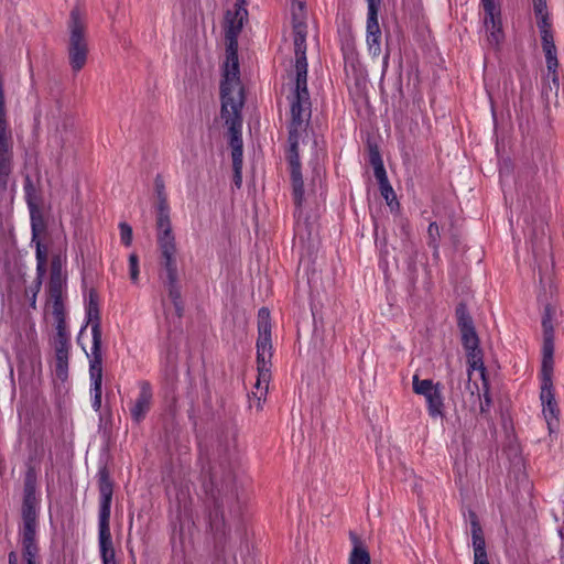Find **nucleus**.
<instances>
[{"label": "nucleus", "mask_w": 564, "mask_h": 564, "mask_svg": "<svg viewBox=\"0 0 564 564\" xmlns=\"http://www.w3.org/2000/svg\"><path fill=\"white\" fill-rule=\"evenodd\" d=\"M35 243L36 274L44 276L46 273L47 247L40 239L32 240Z\"/></svg>", "instance_id": "b1692460"}, {"label": "nucleus", "mask_w": 564, "mask_h": 564, "mask_svg": "<svg viewBox=\"0 0 564 564\" xmlns=\"http://www.w3.org/2000/svg\"><path fill=\"white\" fill-rule=\"evenodd\" d=\"M32 564H35V563H32Z\"/></svg>", "instance_id": "3c124183"}, {"label": "nucleus", "mask_w": 564, "mask_h": 564, "mask_svg": "<svg viewBox=\"0 0 564 564\" xmlns=\"http://www.w3.org/2000/svg\"><path fill=\"white\" fill-rule=\"evenodd\" d=\"M203 488L210 503L209 525L216 539L226 536L224 508L236 499L234 474L223 465L210 467L208 477L203 480Z\"/></svg>", "instance_id": "7ed1b4c3"}, {"label": "nucleus", "mask_w": 564, "mask_h": 564, "mask_svg": "<svg viewBox=\"0 0 564 564\" xmlns=\"http://www.w3.org/2000/svg\"><path fill=\"white\" fill-rule=\"evenodd\" d=\"M68 41V59L74 72H79L87 62L88 43L86 39V24L78 8L70 11Z\"/></svg>", "instance_id": "1a4fd4ad"}, {"label": "nucleus", "mask_w": 564, "mask_h": 564, "mask_svg": "<svg viewBox=\"0 0 564 564\" xmlns=\"http://www.w3.org/2000/svg\"><path fill=\"white\" fill-rule=\"evenodd\" d=\"M121 242L129 247L132 242V228L127 223L119 224Z\"/></svg>", "instance_id": "7c9ffc66"}, {"label": "nucleus", "mask_w": 564, "mask_h": 564, "mask_svg": "<svg viewBox=\"0 0 564 564\" xmlns=\"http://www.w3.org/2000/svg\"><path fill=\"white\" fill-rule=\"evenodd\" d=\"M220 99V116L228 127L232 161H243L241 110L245 104V95L241 82H221Z\"/></svg>", "instance_id": "20e7f679"}, {"label": "nucleus", "mask_w": 564, "mask_h": 564, "mask_svg": "<svg viewBox=\"0 0 564 564\" xmlns=\"http://www.w3.org/2000/svg\"><path fill=\"white\" fill-rule=\"evenodd\" d=\"M154 193H155V198L167 196V193L165 191L164 181L160 175H158L154 180Z\"/></svg>", "instance_id": "4c0bfd02"}, {"label": "nucleus", "mask_w": 564, "mask_h": 564, "mask_svg": "<svg viewBox=\"0 0 564 564\" xmlns=\"http://www.w3.org/2000/svg\"><path fill=\"white\" fill-rule=\"evenodd\" d=\"M129 270L130 279L133 283H135L139 278V259L135 253H131L129 257Z\"/></svg>", "instance_id": "f704fd0d"}, {"label": "nucleus", "mask_w": 564, "mask_h": 564, "mask_svg": "<svg viewBox=\"0 0 564 564\" xmlns=\"http://www.w3.org/2000/svg\"><path fill=\"white\" fill-rule=\"evenodd\" d=\"M541 42H542L543 50L555 47L553 32H551V33L543 32V35H541Z\"/></svg>", "instance_id": "79ce46f5"}, {"label": "nucleus", "mask_w": 564, "mask_h": 564, "mask_svg": "<svg viewBox=\"0 0 564 564\" xmlns=\"http://www.w3.org/2000/svg\"><path fill=\"white\" fill-rule=\"evenodd\" d=\"M242 162L243 161H232L234 183L238 188L242 184Z\"/></svg>", "instance_id": "e433bc0d"}, {"label": "nucleus", "mask_w": 564, "mask_h": 564, "mask_svg": "<svg viewBox=\"0 0 564 564\" xmlns=\"http://www.w3.org/2000/svg\"><path fill=\"white\" fill-rule=\"evenodd\" d=\"M245 0H236L225 14L226 62L221 82H240L238 61V35L247 19Z\"/></svg>", "instance_id": "39448f33"}, {"label": "nucleus", "mask_w": 564, "mask_h": 564, "mask_svg": "<svg viewBox=\"0 0 564 564\" xmlns=\"http://www.w3.org/2000/svg\"><path fill=\"white\" fill-rule=\"evenodd\" d=\"M368 13H367V46L369 54L372 57H378L381 54V30L378 22V11L380 7V0H367Z\"/></svg>", "instance_id": "9b49d317"}, {"label": "nucleus", "mask_w": 564, "mask_h": 564, "mask_svg": "<svg viewBox=\"0 0 564 564\" xmlns=\"http://www.w3.org/2000/svg\"><path fill=\"white\" fill-rule=\"evenodd\" d=\"M540 400L543 406V415L545 417L550 434H552L557 425L558 408L555 401L552 379H541Z\"/></svg>", "instance_id": "f8f14e48"}, {"label": "nucleus", "mask_w": 564, "mask_h": 564, "mask_svg": "<svg viewBox=\"0 0 564 564\" xmlns=\"http://www.w3.org/2000/svg\"><path fill=\"white\" fill-rule=\"evenodd\" d=\"M99 514H98V544L104 564H116L115 549L110 533V512L113 494V484L106 468L98 473Z\"/></svg>", "instance_id": "423d86ee"}, {"label": "nucleus", "mask_w": 564, "mask_h": 564, "mask_svg": "<svg viewBox=\"0 0 564 564\" xmlns=\"http://www.w3.org/2000/svg\"><path fill=\"white\" fill-rule=\"evenodd\" d=\"M53 302V314L55 319L64 318V307L62 297L51 299Z\"/></svg>", "instance_id": "ea45409f"}, {"label": "nucleus", "mask_w": 564, "mask_h": 564, "mask_svg": "<svg viewBox=\"0 0 564 564\" xmlns=\"http://www.w3.org/2000/svg\"><path fill=\"white\" fill-rule=\"evenodd\" d=\"M69 335L59 334V337L54 338L55 355L69 356Z\"/></svg>", "instance_id": "cd10ccee"}, {"label": "nucleus", "mask_w": 564, "mask_h": 564, "mask_svg": "<svg viewBox=\"0 0 564 564\" xmlns=\"http://www.w3.org/2000/svg\"><path fill=\"white\" fill-rule=\"evenodd\" d=\"M24 192H25V197H26L28 204L30 207H32L33 206L32 197H33V194L35 193V188H34V185L29 176H26V178H25Z\"/></svg>", "instance_id": "58836bf2"}, {"label": "nucleus", "mask_w": 564, "mask_h": 564, "mask_svg": "<svg viewBox=\"0 0 564 564\" xmlns=\"http://www.w3.org/2000/svg\"><path fill=\"white\" fill-rule=\"evenodd\" d=\"M59 334L62 335H69L66 330L65 319L59 318L56 319V335L55 337H59Z\"/></svg>", "instance_id": "49530a36"}, {"label": "nucleus", "mask_w": 564, "mask_h": 564, "mask_svg": "<svg viewBox=\"0 0 564 564\" xmlns=\"http://www.w3.org/2000/svg\"><path fill=\"white\" fill-rule=\"evenodd\" d=\"M36 494V475L32 468H29L24 477L23 495Z\"/></svg>", "instance_id": "c85d7f7f"}, {"label": "nucleus", "mask_w": 564, "mask_h": 564, "mask_svg": "<svg viewBox=\"0 0 564 564\" xmlns=\"http://www.w3.org/2000/svg\"><path fill=\"white\" fill-rule=\"evenodd\" d=\"M389 55H386L383 58V66L387 67L388 65Z\"/></svg>", "instance_id": "8fccbe9b"}, {"label": "nucleus", "mask_w": 564, "mask_h": 564, "mask_svg": "<svg viewBox=\"0 0 564 564\" xmlns=\"http://www.w3.org/2000/svg\"><path fill=\"white\" fill-rule=\"evenodd\" d=\"M90 391H102V373L90 376Z\"/></svg>", "instance_id": "c03bdc74"}, {"label": "nucleus", "mask_w": 564, "mask_h": 564, "mask_svg": "<svg viewBox=\"0 0 564 564\" xmlns=\"http://www.w3.org/2000/svg\"><path fill=\"white\" fill-rule=\"evenodd\" d=\"M427 236H429V246L432 247L434 250H437L438 248V239L441 237L440 234V227L438 225L433 221L430 224L427 228Z\"/></svg>", "instance_id": "c756f323"}, {"label": "nucleus", "mask_w": 564, "mask_h": 564, "mask_svg": "<svg viewBox=\"0 0 564 564\" xmlns=\"http://www.w3.org/2000/svg\"><path fill=\"white\" fill-rule=\"evenodd\" d=\"M484 9V14H492L494 12L501 11L500 0H480Z\"/></svg>", "instance_id": "72a5a7b5"}, {"label": "nucleus", "mask_w": 564, "mask_h": 564, "mask_svg": "<svg viewBox=\"0 0 564 564\" xmlns=\"http://www.w3.org/2000/svg\"><path fill=\"white\" fill-rule=\"evenodd\" d=\"M91 352L89 357V377L102 373V354H101V341L93 343Z\"/></svg>", "instance_id": "5701e85b"}, {"label": "nucleus", "mask_w": 564, "mask_h": 564, "mask_svg": "<svg viewBox=\"0 0 564 564\" xmlns=\"http://www.w3.org/2000/svg\"><path fill=\"white\" fill-rule=\"evenodd\" d=\"M370 163L373 166L375 176L379 183L381 196L386 199L387 204L391 208L393 207V204L399 205L397 202L395 193L388 181L382 160L378 152L371 153Z\"/></svg>", "instance_id": "ddd939ff"}, {"label": "nucleus", "mask_w": 564, "mask_h": 564, "mask_svg": "<svg viewBox=\"0 0 564 564\" xmlns=\"http://www.w3.org/2000/svg\"><path fill=\"white\" fill-rule=\"evenodd\" d=\"M485 387H487L486 383H485ZM490 406H491V398L489 395L488 388H486V391L484 393V400L480 401V413L481 414L488 413Z\"/></svg>", "instance_id": "a19ab883"}, {"label": "nucleus", "mask_w": 564, "mask_h": 564, "mask_svg": "<svg viewBox=\"0 0 564 564\" xmlns=\"http://www.w3.org/2000/svg\"><path fill=\"white\" fill-rule=\"evenodd\" d=\"M469 518L473 538L474 558L487 557L486 542L478 518L475 512H470Z\"/></svg>", "instance_id": "6ab92c4d"}, {"label": "nucleus", "mask_w": 564, "mask_h": 564, "mask_svg": "<svg viewBox=\"0 0 564 564\" xmlns=\"http://www.w3.org/2000/svg\"><path fill=\"white\" fill-rule=\"evenodd\" d=\"M271 322L270 312L267 307H261L258 312V339H257V369L258 379L256 388L260 394H265L270 380L271 358Z\"/></svg>", "instance_id": "0eeeda50"}, {"label": "nucleus", "mask_w": 564, "mask_h": 564, "mask_svg": "<svg viewBox=\"0 0 564 564\" xmlns=\"http://www.w3.org/2000/svg\"><path fill=\"white\" fill-rule=\"evenodd\" d=\"M543 358L540 378L552 379L553 376V354H554V334L543 335Z\"/></svg>", "instance_id": "a211bd4d"}, {"label": "nucleus", "mask_w": 564, "mask_h": 564, "mask_svg": "<svg viewBox=\"0 0 564 564\" xmlns=\"http://www.w3.org/2000/svg\"><path fill=\"white\" fill-rule=\"evenodd\" d=\"M139 387V394L133 405L130 408L131 417L135 423H140L145 417L147 413L150 411L153 398L152 389L148 381H141Z\"/></svg>", "instance_id": "2eb2a0df"}, {"label": "nucleus", "mask_w": 564, "mask_h": 564, "mask_svg": "<svg viewBox=\"0 0 564 564\" xmlns=\"http://www.w3.org/2000/svg\"><path fill=\"white\" fill-rule=\"evenodd\" d=\"M474 564H489L488 558H474Z\"/></svg>", "instance_id": "09e8293b"}, {"label": "nucleus", "mask_w": 564, "mask_h": 564, "mask_svg": "<svg viewBox=\"0 0 564 564\" xmlns=\"http://www.w3.org/2000/svg\"><path fill=\"white\" fill-rule=\"evenodd\" d=\"M412 387L414 393L425 398L430 416L436 419L444 415V399L440 383H434L431 379L421 380L417 375H414Z\"/></svg>", "instance_id": "9d476101"}, {"label": "nucleus", "mask_w": 564, "mask_h": 564, "mask_svg": "<svg viewBox=\"0 0 564 564\" xmlns=\"http://www.w3.org/2000/svg\"><path fill=\"white\" fill-rule=\"evenodd\" d=\"M65 259L61 256H54L51 261V274L48 282L50 299L62 297L66 284V274L64 272Z\"/></svg>", "instance_id": "4468645a"}, {"label": "nucleus", "mask_w": 564, "mask_h": 564, "mask_svg": "<svg viewBox=\"0 0 564 564\" xmlns=\"http://www.w3.org/2000/svg\"><path fill=\"white\" fill-rule=\"evenodd\" d=\"M86 317L87 324L91 326L93 343L98 339L101 341V325H100V313L98 305V296L96 292L90 291L89 299L86 305Z\"/></svg>", "instance_id": "f3484780"}, {"label": "nucleus", "mask_w": 564, "mask_h": 564, "mask_svg": "<svg viewBox=\"0 0 564 564\" xmlns=\"http://www.w3.org/2000/svg\"><path fill=\"white\" fill-rule=\"evenodd\" d=\"M536 17V24L540 31V34L543 35V32L551 33L552 32V23L549 17V13Z\"/></svg>", "instance_id": "473e14b6"}, {"label": "nucleus", "mask_w": 564, "mask_h": 564, "mask_svg": "<svg viewBox=\"0 0 564 564\" xmlns=\"http://www.w3.org/2000/svg\"><path fill=\"white\" fill-rule=\"evenodd\" d=\"M455 314L457 325L462 334V344L466 350L468 377L470 379L473 371L477 370L485 381L486 368L482 360V351L479 348V338L474 326V321L464 303H459L457 305Z\"/></svg>", "instance_id": "6e6552de"}, {"label": "nucleus", "mask_w": 564, "mask_h": 564, "mask_svg": "<svg viewBox=\"0 0 564 564\" xmlns=\"http://www.w3.org/2000/svg\"><path fill=\"white\" fill-rule=\"evenodd\" d=\"M44 276H40L37 274L35 281L33 282V284L26 290V294L29 293H32V297H31V306L35 307V301H36V294L40 292L41 290V285H42V280H43Z\"/></svg>", "instance_id": "c9c22d12"}, {"label": "nucleus", "mask_w": 564, "mask_h": 564, "mask_svg": "<svg viewBox=\"0 0 564 564\" xmlns=\"http://www.w3.org/2000/svg\"><path fill=\"white\" fill-rule=\"evenodd\" d=\"M68 359L69 356L55 355L54 371L61 381H65L68 377Z\"/></svg>", "instance_id": "a878e982"}, {"label": "nucleus", "mask_w": 564, "mask_h": 564, "mask_svg": "<svg viewBox=\"0 0 564 564\" xmlns=\"http://www.w3.org/2000/svg\"><path fill=\"white\" fill-rule=\"evenodd\" d=\"M90 393L93 394L91 406L96 412H98L101 408L102 391H90Z\"/></svg>", "instance_id": "a18cd8bd"}, {"label": "nucleus", "mask_w": 564, "mask_h": 564, "mask_svg": "<svg viewBox=\"0 0 564 564\" xmlns=\"http://www.w3.org/2000/svg\"><path fill=\"white\" fill-rule=\"evenodd\" d=\"M484 26L487 34L488 44L497 48L505 39L502 30L501 11L490 14H484Z\"/></svg>", "instance_id": "dca6fc26"}, {"label": "nucleus", "mask_w": 564, "mask_h": 564, "mask_svg": "<svg viewBox=\"0 0 564 564\" xmlns=\"http://www.w3.org/2000/svg\"><path fill=\"white\" fill-rule=\"evenodd\" d=\"M545 56L546 68L552 74L553 83L557 82L556 69L558 67L556 46L543 50Z\"/></svg>", "instance_id": "393cba45"}, {"label": "nucleus", "mask_w": 564, "mask_h": 564, "mask_svg": "<svg viewBox=\"0 0 564 564\" xmlns=\"http://www.w3.org/2000/svg\"><path fill=\"white\" fill-rule=\"evenodd\" d=\"M8 562H9V564H18V555L14 551L9 553Z\"/></svg>", "instance_id": "de8ad7c7"}, {"label": "nucleus", "mask_w": 564, "mask_h": 564, "mask_svg": "<svg viewBox=\"0 0 564 564\" xmlns=\"http://www.w3.org/2000/svg\"><path fill=\"white\" fill-rule=\"evenodd\" d=\"M22 520V528H37L36 495H23Z\"/></svg>", "instance_id": "412c9836"}, {"label": "nucleus", "mask_w": 564, "mask_h": 564, "mask_svg": "<svg viewBox=\"0 0 564 564\" xmlns=\"http://www.w3.org/2000/svg\"><path fill=\"white\" fill-rule=\"evenodd\" d=\"M294 69L290 76L294 87L290 99L291 123L289 128V149L286 159L293 189V200L297 207L304 202V181L301 172L299 156V141L301 132L305 130L312 115L311 99L307 89V58H306V11L304 0H292L291 4Z\"/></svg>", "instance_id": "f257e3e1"}, {"label": "nucleus", "mask_w": 564, "mask_h": 564, "mask_svg": "<svg viewBox=\"0 0 564 564\" xmlns=\"http://www.w3.org/2000/svg\"><path fill=\"white\" fill-rule=\"evenodd\" d=\"M533 10L535 15H542L546 14L547 7H546V0H533Z\"/></svg>", "instance_id": "37998d69"}, {"label": "nucleus", "mask_w": 564, "mask_h": 564, "mask_svg": "<svg viewBox=\"0 0 564 564\" xmlns=\"http://www.w3.org/2000/svg\"><path fill=\"white\" fill-rule=\"evenodd\" d=\"M350 540L352 542V550L349 554V564H371L369 551L360 539L350 532Z\"/></svg>", "instance_id": "4be33fe9"}, {"label": "nucleus", "mask_w": 564, "mask_h": 564, "mask_svg": "<svg viewBox=\"0 0 564 564\" xmlns=\"http://www.w3.org/2000/svg\"><path fill=\"white\" fill-rule=\"evenodd\" d=\"M555 314L556 310L552 305L547 304L544 307V313L542 316L543 335L554 334L553 319Z\"/></svg>", "instance_id": "bb28decb"}, {"label": "nucleus", "mask_w": 564, "mask_h": 564, "mask_svg": "<svg viewBox=\"0 0 564 564\" xmlns=\"http://www.w3.org/2000/svg\"><path fill=\"white\" fill-rule=\"evenodd\" d=\"M156 243L159 250V276L166 288L178 316L182 314L181 288L177 269V247L171 223V208L167 196L154 202Z\"/></svg>", "instance_id": "f03ea898"}, {"label": "nucleus", "mask_w": 564, "mask_h": 564, "mask_svg": "<svg viewBox=\"0 0 564 564\" xmlns=\"http://www.w3.org/2000/svg\"><path fill=\"white\" fill-rule=\"evenodd\" d=\"M22 547L26 564L35 563L39 553L36 543V528H22Z\"/></svg>", "instance_id": "aec40b11"}, {"label": "nucleus", "mask_w": 564, "mask_h": 564, "mask_svg": "<svg viewBox=\"0 0 564 564\" xmlns=\"http://www.w3.org/2000/svg\"><path fill=\"white\" fill-rule=\"evenodd\" d=\"M31 227H32V240L39 239V235L45 230V225L42 219V217H35L32 214L31 219Z\"/></svg>", "instance_id": "2f4dec72"}]
</instances>
